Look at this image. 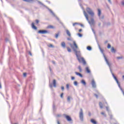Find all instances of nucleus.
<instances>
[{
	"mask_svg": "<svg viewBox=\"0 0 124 124\" xmlns=\"http://www.w3.org/2000/svg\"><path fill=\"white\" fill-rule=\"evenodd\" d=\"M73 44H73H70V46L73 49L74 52H75V54L78 59V61L79 62H82L83 64L85 65L87 62H86V61H85L84 58H80V57H81V52L80 51V50H79V48H78V46H77L75 41L73 42Z\"/></svg>",
	"mask_w": 124,
	"mask_h": 124,
	"instance_id": "1",
	"label": "nucleus"
},
{
	"mask_svg": "<svg viewBox=\"0 0 124 124\" xmlns=\"http://www.w3.org/2000/svg\"><path fill=\"white\" fill-rule=\"evenodd\" d=\"M84 15L87 20L88 21V23L90 24V25H94V19H93V18H92L91 19V20H89V15H88V14L86 12V11H83Z\"/></svg>",
	"mask_w": 124,
	"mask_h": 124,
	"instance_id": "2",
	"label": "nucleus"
},
{
	"mask_svg": "<svg viewBox=\"0 0 124 124\" xmlns=\"http://www.w3.org/2000/svg\"><path fill=\"white\" fill-rule=\"evenodd\" d=\"M38 2L39 4H41V5H43L44 6V7H46V8H47V9H48V10L50 12V13L52 14V15H53V16H54V17H55V18H56V19H57V20H58V21H60V19L59 18V17H58V16H57L56 15H55V13H54V12H53L52 10L49 9V8H48V7L46 6V5H44L43 3H42V2H41L39 1H38Z\"/></svg>",
	"mask_w": 124,
	"mask_h": 124,
	"instance_id": "3",
	"label": "nucleus"
},
{
	"mask_svg": "<svg viewBox=\"0 0 124 124\" xmlns=\"http://www.w3.org/2000/svg\"><path fill=\"white\" fill-rule=\"evenodd\" d=\"M99 49L100 52H101V53L102 54L107 64H108V65H109V64H111V63H110L109 62V61H108V59H107V58L105 56V54H104V51L103 50V49H101V47H100V46H99Z\"/></svg>",
	"mask_w": 124,
	"mask_h": 124,
	"instance_id": "4",
	"label": "nucleus"
},
{
	"mask_svg": "<svg viewBox=\"0 0 124 124\" xmlns=\"http://www.w3.org/2000/svg\"><path fill=\"white\" fill-rule=\"evenodd\" d=\"M86 11L88 13V14L91 16V17H93V16H94V13L93 12V10H92V9L87 7L86 8Z\"/></svg>",
	"mask_w": 124,
	"mask_h": 124,
	"instance_id": "5",
	"label": "nucleus"
},
{
	"mask_svg": "<svg viewBox=\"0 0 124 124\" xmlns=\"http://www.w3.org/2000/svg\"><path fill=\"white\" fill-rule=\"evenodd\" d=\"M79 119L81 122H84V114L82 108L80 109L79 112Z\"/></svg>",
	"mask_w": 124,
	"mask_h": 124,
	"instance_id": "6",
	"label": "nucleus"
},
{
	"mask_svg": "<svg viewBox=\"0 0 124 124\" xmlns=\"http://www.w3.org/2000/svg\"><path fill=\"white\" fill-rule=\"evenodd\" d=\"M101 10H100V9H98V16L100 19V20H102V19L104 18V16H101Z\"/></svg>",
	"mask_w": 124,
	"mask_h": 124,
	"instance_id": "7",
	"label": "nucleus"
},
{
	"mask_svg": "<svg viewBox=\"0 0 124 124\" xmlns=\"http://www.w3.org/2000/svg\"><path fill=\"white\" fill-rule=\"evenodd\" d=\"M108 66L109 67L110 71L112 75V77L114 78V80L117 79V77H116V76H115V75H114V73H113V71H112V69L111 68V64H109V65H108Z\"/></svg>",
	"mask_w": 124,
	"mask_h": 124,
	"instance_id": "8",
	"label": "nucleus"
},
{
	"mask_svg": "<svg viewBox=\"0 0 124 124\" xmlns=\"http://www.w3.org/2000/svg\"><path fill=\"white\" fill-rule=\"evenodd\" d=\"M38 33H41V34H45L46 33H49V32L47 30H40L38 31Z\"/></svg>",
	"mask_w": 124,
	"mask_h": 124,
	"instance_id": "9",
	"label": "nucleus"
},
{
	"mask_svg": "<svg viewBox=\"0 0 124 124\" xmlns=\"http://www.w3.org/2000/svg\"><path fill=\"white\" fill-rule=\"evenodd\" d=\"M91 85L93 89H95L96 88V83H95L94 79H92L91 82Z\"/></svg>",
	"mask_w": 124,
	"mask_h": 124,
	"instance_id": "10",
	"label": "nucleus"
},
{
	"mask_svg": "<svg viewBox=\"0 0 124 124\" xmlns=\"http://www.w3.org/2000/svg\"><path fill=\"white\" fill-rule=\"evenodd\" d=\"M63 115L64 116V117L65 118H66L67 121H68V122H71V121H72V119H71V117H70V116H68V115H66V114H63Z\"/></svg>",
	"mask_w": 124,
	"mask_h": 124,
	"instance_id": "11",
	"label": "nucleus"
},
{
	"mask_svg": "<svg viewBox=\"0 0 124 124\" xmlns=\"http://www.w3.org/2000/svg\"><path fill=\"white\" fill-rule=\"evenodd\" d=\"M66 34H67L68 36H69L70 37V36H71V33H70V32L69 31V30L66 29Z\"/></svg>",
	"mask_w": 124,
	"mask_h": 124,
	"instance_id": "12",
	"label": "nucleus"
},
{
	"mask_svg": "<svg viewBox=\"0 0 124 124\" xmlns=\"http://www.w3.org/2000/svg\"><path fill=\"white\" fill-rule=\"evenodd\" d=\"M35 0H23V1H26V2H30L31 3L32 2H34Z\"/></svg>",
	"mask_w": 124,
	"mask_h": 124,
	"instance_id": "13",
	"label": "nucleus"
},
{
	"mask_svg": "<svg viewBox=\"0 0 124 124\" xmlns=\"http://www.w3.org/2000/svg\"><path fill=\"white\" fill-rule=\"evenodd\" d=\"M81 83L82 84L83 86H86L87 85V83H86V81L84 79H82L81 80Z\"/></svg>",
	"mask_w": 124,
	"mask_h": 124,
	"instance_id": "14",
	"label": "nucleus"
},
{
	"mask_svg": "<svg viewBox=\"0 0 124 124\" xmlns=\"http://www.w3.org/2000/svg\"><path fill=\"white\" fill-rule=\"evenodd\" d=\"M75 74H76V75H78V76H79V77H81V78L83 77V75L81 74L80 73L76 72H75Z\"/></svg>",
	"mask_w": 124,
	"mask_h": 124,
	"instance_id": "15",
	"label": "nucleus"
},
{
	"mask_svg": "<svg viewBox=\"0 0 124 124\" xmlns=\"http://www.w3.org/2000/svg\"><path fill=\"white\" fill-rule=\"evenodd\" d=\"M85 70L87 73H91V70H90V68H89V67H86L85 68Z\"/></svg>",
	"mask_w": 124,
	"mask_h": 124,
	"instance_id": "16",
	"label": "nucleus"
},
{
	"mask_svg": "<svg viewBox=\"0 0 124 124\" xmlns=\"http://www.w3.org/2000/svg\"><path fill=\"white\" fill-rule=\"evenodd\" d=\"M97 94H94V95L96 97V98H98V96L100 95V93L98 92V91H96Z\"/></svg>",
	"mask_w": 124,
	"mask_h": 124,
	"instance_id": "17",
	"label": "nucleus"
},
{
	"mask_svg": "<svg viewBox=\"0 0 124 124\" xmlns=\"http://www.w3.org/2000/svg\"><path fill=\"white\" fill-rule=\"evenodd\" d=\"M31 26H32V29H34V30H37V27H36V26H34V23H32Z\"/></svg>",
	"mask_w": 124,
	"mask_h": 124,
	"instance_id": "18",
	"label": "nucleus"
},
{
	"mask_svg": "<svg viewBox=\"0 0 124 124\" xmlns=\"http://www.w3.org/2000/svg\"><path fill=\"white\" fill-rule=\"evenodd\" d=\"M70 99H73L72 97L68 96L67 98L68 102H70Z\"/></svg>",
	"mask_w": 124,
	"mask_h": 124,
	"instance_id": "19",
	"label": "nucleus"
},
{
	"mask_svg": "<svg viewBox=\"0 0 124 124\" xmlns=\"http://www.w3.org/2000/svg\"><path fill=\"white\" fill-rule=\"evenodd\" d=\"M61 46L62 48H65V43H64V42H62L61 43Z\"/></svg>",
	"mask_w": 124,
	"mask_h": 124,
	"instance_id": "20",
	"label": "nucleus"
},
{
	"mask_svg": "<svg viewBox=\"0 0 124 124\" xmlns=\"http://www.w3.org/2000/svg\"><path fill=\"white\" fill-rule=\"evenodd\" d=\"M111 52L112 53H116V49L114 48V47H112L111 48Z\"/></svg>",
	"mask_w": 124,
	"mask_h": 124,
	"instance_id": "21",
	"label": "nucleus"
},
{
	"mask_svg": "<svg viewBox=\"0 0 124 124\" xmlns=\"http://www.w3.org/2000/svg\"><path fill=\"white\" fill-rule=\"evenodd\" d=\"M99 105L100 108H101V109H102V108H103V105H102V103H101V102H100L99 103Z\"/></svg>",
	"mask_w": 124,
	"mask_h": 124,
	"instance_id": "22",
	"label": "nucleus"
},
{
	"mask_svg": "<svg viewBox=\"0 0 124 124\" xmlns=\"http://www.w3.org/2000/svg\"><path fill=\"white\" fill-rule=\"evenodd\" d=\"M116 82L117 84L118 85L119 88L120 89V90H121V89H122V87H121V85L120 84V82H119V80H117Z\"/></svg>",
	"mask_w": 124,
	"mask_h": 124,
	"instance_id": "23",
	"label": "nucleus"
},
{
	"mask_svg": "<svg viewBox=\"0 0 124 124\" xmlns=\"http://www.w3.org/2000/svg\"><path fill=\"white\" fill-rule=\"evenodd\" d=\"M116 82L117 84L118 85L119 88L120 89V90H121V89H122V87H121V85L120 84V82H119V80H117Z\"/></svg>",
	"mask_w": 124,
	"mask_h": 124,
	"instance_id": "24",
	"label": "nucleus"
},
{
	"mask_svg": "<svg viewBox=\"0 0 124 124\" xmlns=\"http://www.w3.org/2000/svg\"><path fill=\"white\" fill-rule=\"evenodd\" d=\"M91 123H92V124H96V121H95L93 119H91Z\"/></svg>",
	"mask_w": 124,
	"mask_h": 124,
	"instance_id": "25",
	"label": "nucleus"
},
{
	"mask_svg": "<svg viewBox=\"0 0 124 124\" xmlns=\"http://www.w3.org/2000/svg\"><path fill=\"white\" fill-rule=\"evenodd\" d=\"M53 86L54 87V88H56V87H57V85H56V80L55 79H54L53 80Z\"/></svg>",
	"mask_w": 124,
	"mask_h": 124,
	"instance_id": "26",
	"label": "nucleus"
},
{
	"mask_svg": "<svg viewBox=\"0 0 124 124\" xmlns=\"http://www.w3.org/2000/svg\"><path fill=\"white\" fill-rule=\"evenodd\" d=\"M106 110L108 112V113L109 114V113H111V112H110V110L109 109V107H106Z\"/></svg>",
	"mask_w": 124,
	"mask_h": 124,
	"instance_id": "27",
	"label": "nucleus"
},
{
	"mask_svg": "<svg viewBox=\"0 0 124 124\" xmlns=\"http://www.w3.org/2000/svg\"><path fill=\"white\" fill-rule=\"evenodd\" d=\"M116 59L117 60H122V59H124V57H123V56L117 57H116Z\"/></svg>",
	"mask_w": 124,
	"mask_h": 124,
	"instance_id": "28",
	"label": "nucleus"
},
{
	"mask_svg": "<svg viewBox=\"0 0 124 124\" xmlns=\"http://www.w3.org/2000/svg\"><path fill=\"white\" fill-rule=\"evenodd\" d=\"M87 49L88 50V51H92V47L90 46H87Z\"/></svg>",
	"mask_w": 124,
	"mask_h": 124,
	"instance_id": "29",
	"label": "nucleus"
},
{
	"mask_svg": "<svg viewBox=\"0 0 124 124\" xmlns=\"http://www.w3.org/2000/svg\"><path fill=\"white\" fill-rule=\"evenodd\" d=\"M47 29H54V26L52 25H49L47 26Z\"/></svg>",
	"mask_w": 124,
	"mask_h": 124,
	"instance_id": "30",
	"label": "nucleus"
},
{
	"mask_svg": "<svg viewBox=\"0 0 124 124\" xmlns=\"http://www.w3.org/2000/svg\"><path fill=\"white\" fill-rule=\"evenodd\" d=\"M67 51H68V52H69V53L71 52V49H70V48L69 47H67Z\"/></svg>",
	"mask_w": 124,
	"mask_h": 124,
	"instance_id": "31",
	"label": "nucleus"
},
{
	"mask_svg": "<svg viewBox=\"0 0 124 124\" xmlns=\"http://www.w3.org/2000/svg\"><path fill=\"white\" fill-rule=\"evenodd\" d=\"M108 115L110 118V119H113V115H112V114L111 113V112H109L108 113Z\"/></svg>",
	"mask_w": 124,
	"mask_h": 124,
	"instance_id": "32",
	"label": "nucleus"
},
{
	"mask_svg": "<svg viewBox=\"0 0 124 124\" xmlns=\"http://www.w3.org/2000/svg\"><path fill=\"white\" fill-rule=\"evenodd\" d=\"M78 69L79 70V72H82V68H81V66H78Z\"/></svg>",
	"mask_w": 124,
	"mask_h": 124,
	"instance_id": "33",
	"label": "nucleus"
},
{
	"mask_svg": "<svg viewBox=\"0 0 124 124\" xmlns=\"http://www.w3.org/2000/svg\"><path fill=\"white\" fill-rule=\"evenodd\" d=\"M76 25H79V23H77V22L73 23V27H75V26H76Z\"/></svg>",
	"mask_w": 124,
	"mask_h": 124,
	"instance_id": "34",
	"label": "nucleus"
},
{
	"mask_svg": "<svg viewBox=\"0 0 124 124\" xmlns=\"http://www.w3.org/2000/svg\"><path fill=\"white\" fill-rule=\"evenodd\" d=\"M74 85L75 86H77L78 85V82H77V81H74Z\"/></svg>",
	"mask_w": 124,
	"mask_h": 124,
	"instance_id": "35",
	"label": "nucleus"
},
{
	"mask_svg": "<svg viewBox=\"0 0 124 124\" xmlns=\"http://www.w3.org/2000/svg\"><path fill=\"white\" fill-rule=\"evenodd\" d=\"M78 35L79 36V37H82V36H83V35H82V34L80 33H78Z\"/></svg>",
	"mask_w": 124,
	"mask_h": 124,
	"instance_id": "36",
	"label": "nucleus"
},
{
	"mask_svg": "<svg viewBox=\"0 0 124 124\" xmlns=\"http://www.w3.org/2000/svg\"><path fill=\"white\" fill-rule=\"evenodd\" d=\"M101 115H103V116H104V117H106V114L104 112H101Z\"/></svg>",
	"mask_w": 124,
	"mask_h": 124,
	"instance_id": "37",
	"label": "nucleus"
},
{
	"mask_svg": "<svg viewBox=\"0 0 124 124\" xmlns=\"http://www.w3.org/2000/svg\"><path fill=\"white\" fill-rule=\"evenodd\" d=\"M110 48H111V45H110V44H108V49H110Z\"/></svg>",
	"mask_w": 124,
	"mask_h": 124,
	"instance_id": "38",
	"label": "nucleus"
},
{
	"mask_svg": "<svg viewBox=\"0 0 124 124\" xmlns=\"http://www.w3.org/2000/svg\"><path fill=\"white\" fill-rule=\"evenodd\" d=\"M48 47H49L50 48H54V46L52 44L49 45V46H48Z\"/></svg>",
	"mask_w": 124,
	"mask_h": 124,
	"instance_id": "39",
	"label": "nucleus"
},
{
	"mask_svg": "<svg viewBox=\"0 0 124 124\" xmlns=\"http://www.w3.org/2000/svg\"><path fill=\"white\" fill-rule=\"evenodd\" d=\"M66 88L68 90V89H69V84H66Z\"/></svg>",
	"mask_w": 124,
	"mask_h": 124,
	"instance_id": "40",
	"label": "nucleus"
},
{
	"mask_svg": "<svg viewBox=\"0 0 124 124\" xmlns=\"http://www.w3.org/2000/svg\"><path fill=\"white\" fill-rule=\"evenodd\" d=\"M59 37V33L55 34V38H58Z\"/></svg>",
	"mask_w": 124,
	"mask_h": 124,
	"instance_id": "41",
	"label": "nucleus"
},
{
	"mask_svg": "<svg viewBox=\"0 0 124 124\" xmlns=\"http://www.w3.org/2000/svg\"><path fill=\"white\" fill-rule=\"evenodd\" d=\"M121 4L124 6V0H122L121 2Z\"/></svg>",
	"mask_w": 124,
	"mask_h": 124,
	"instance_id": "42",
	"label": "nucleus"
},
{
	"mask_svg": "<svg viewBox=\"0 0 124 124\" xmlns=\"http://www.w3.org/2000/svg\"><path fill=\"white\" fill-rule=\"evenodd\" d=\"M35 22H36V24H38V23H39V20H38V19H36V20H35Z\"/></svg>",
	"mask_w": 124,
	"mask_h": 124,
	"instance_id": "43",
	"label": "nucleus"
},
{
	"mask_svg": "<svg viewBox=\"0 0 124 124\" xmlns=\"http://www.w3.org/2000/svg\"><path fill=\"white\" fill-rule=\"evenodd\" d=\"M61 89L62 91H64V87L63 86L61 87Z\"/></svg>",
	"mask_w": 124,
	"mask_h": 124,
	"instance_id": "44",
	"label": "nucleus"
},
{
	"mask_svg": "<svg viewBox=\"0 0 124 124\" xmlns=\"http://www.w3.org/2000/svg\"><path fill=\"white\" fill-rule=\"evenodd\" d=\"M49 87H50V88H53V84L52 83H50L49 84Z\"/></svg>",
	"mask_w": 124,
	"mask_h": 124,
	"instance_id": "45",
	"label": "nucleus"
},
{
	"mask_svg": "<svg viewBox=\"0 0 124 124\" xmlns=\"http://www.w3.org/2000/svg\"><path fill=\"white\" fill-rule=\"evenodd\" d=\"M63 96V93H61V95H60L61 98H62Z\"/></svg>",
	"mask_w": 124,
	"mask_h": 124,
	"instance_id": "46",
	"label": "nucleus"
},
{
	"mask_svg": "<svg viewBox=\"0 0 124 124\" xmlns=\"http://www.w3.org/2000/svg\"><path fill=\"white\" fill-rule=\"evenodd\" d=\"M57 117H58V118H60V117H62V115L61 114H58L57 115Z\"/></svg>",
	"mask_w": 124,
	"mask_h": 124,
	"instance_id": "47",
	"label": "nucleus"
},
{
	"mask_svg": "<svg viewBox=\"0 0 124 124\" xmlns=\"http://www.w3.org/2000/svg\"><path fill=\"white\" fill-rule=\"evenodd\" d=\"M71 80H75V78L74 77H72Z\"/></svg>",
	"mask_w": 124,
	"mask_h": 124,
	"instance_id": "48",
	"label": "nucleus"
},
{
	"mask_svg": "<svg viewBox=\"0 0 124 124\" xmlns=\"http://www.w3.org/2000/svg\"><path fill=\"white\" fill-rule=\"evenodd\" d=\"M23 76H24V77H26V76H27V73H24L23 74Z\"/></svg>",
	"mask_w": 124,
	"mask_h": 124,
	"instance_id": "49",
	"label": "nucleus"
},
{
	"mask_svg": "<svg viewBox=\"0 0 124 124\" xmlns=\"http://www.w3.org/2000/svg\"><path fill=\"white\" fill-rule=\"evenodd\" d=\"M108 2L110 4H112V2H111V0H108Z\"/></svg>",
	"mask_w": 124,
	"mask_h": 124,
	"instance_id": "50",
	"label": "nucleus"
},
{
	"mask_svg": "<svg viewBox=\"0 0 124 124\" xmlns=\"http://www.w3.org/2000/svg\"><path fill=\"white\" fill-rule=\"evenodd\" d=\"M29 55H30V56H32V54H31V51L29 52Z\"/></svg>",
	"mask_w": 124,
	"mask_h": 124,
	"instance_id": "51",
	"label": "nucleus"
},
{
	"mask_svg": "<svg viewBox=\"0 0 124 124\" xmlns=\"http://www.w3.org/2000/svg\"><path fill=\"white\" fill-rule=\"evenodd\" d=\"M52 63H53V64H55L56 63L55 61H52Z\"/></svg>",
	"mask_w": 124,
	"mask_h": 124,
	"instance_id": "52",
	"label": "nucleus"
},
{
	"mask_svg": "<svg viewBox=\"0 0 124 124\" xmlns=\"http://www.w3.org/2000/svg\"><path fill=\"white\" fill-rule=\"evenodd\" d=\"M88 115H89V117H91V112H89V114H88Z\"/></svg>",
	"mask_w": 124,
	"mask_h": 124,
	"instance_id": "53",
	"label": "nucleus"
},
{
	"mask_svg": "<svg viewBox=\"0 0 124 124\" xmlns=\"http://www.w3.org/2000/svg\"><path fill=\"white\" fill-rule=\"evenodd\" d=\"M101 25V23H99L98 24L99 27H100Z\"/></svg>",
	"mask_w": 124,
	"mask_h": 124,
	"instance_id": "54",
	"label": "nucleus"
},
{
	"mask_svg": "<svg viewBox=\"0 0 124 124\" xmlns=\"http://www.w3.org/2000/svg\"><path fill=\"white\" fill-rule=\"evenodd\" d=\"M53 109H55V105H53Z\"/></svg>",
	"mask_w": 124,
	"mask_h": 124,
	"instance_id": "55",
	"label": "nucleus"
},
{
	"mask_svg": "<svg viewBox=\"0 0 124 124\" xmlns=\"http://www.w3.org/2000/svg\"><path fill=\"white\" fill-rule=\"evenodd\" d=\"M79 32H80V31H82V29H79Z\"/></svg>",
	"mask_w": 124,
	"mask_h": 124,
	"instance_id": "56",
	"label": "nucleus"
},
{
	"mask_svg": "<svg viewBox=\"0 0 124 124\" xmlns=\"http://www.w3.org/2000/svg\"><path fill=\"white\" fill-rule=\"evenodd\" d=\"M57 124H61V123H60V122H59V121H58V122H57Z\"/></svg>",
	"mask_w": 124,
	"mask_h": 124,
	"instance_id": "57",
	"label": "nucleus"
},
{
	"mask_svg": "<svg viewBox=\"0 0 124 124\" xmlns=\"http://www.w3.org/2000/svg\"><path fill=\"white\" fill-rule=\"evenodd\" d=\"M81 27H84V25L83 24H80Z\"/></svg>",
	"mask_w": 124,
	"mask_h": 124,
	"instance_id": "58",
	"label": "nucleus"
},
{
	"mask_svg": "<svg viewBox=\"0 0 124 124\" xmlns=\"http://www.w3.org/2000/svg\"><path fill=\"white\" fill-rule=\"evenodd\" d=\"M0 89H1V84L0 83Z\"/></svg>",
	"mask_w": 124,
	"mask_h": 124,
	"instance_id": "59",
	"label": "nucleus"
},
{
	"mask_svg": "<svg viewBox=\"0 0 124 124\" xmlns=\"http://www.w3.org/2000/svg\"><path fill=\"white\" fill-rule=\"evenodd\" d=\"M122 78H123V80H124V76H122Z\"/></svg>",
	"mask_w": 124,
	"mask_h": 124,
	"instance_id": "60",
	"label": "nucleus"
},
{
	"mask_svg": "<svg viewBox=\"0 0 124 124\" xmlns=\"http://www.w3.org/2000/svg\"><path fill=\"white\" fill-rule=\"evenodd\" d=\"M92 31H93V32L94 33V30H93V29H92Z\"/></svg>",
	"mask_w": 124,
	"mask_h": 124,
	"instance_id": "61",
	"label": "nucleus"
},
{
	"mask_svg": "<svg viewBox=\"0 0 124 124\" xmlns=\"http://www.w3.org/2000/svg\"><path fill=\"white\" fill-rule=\"evenodd\" d=\"M67 40H70V38H67Z\"/></svg>",
	"mask_w": 124,
	"mask_h": 124,
	"instance_id": "62",
	"label": "nucleus"
},
{
	"mask_svg": "<svg viewBox=\"0 0 124 124\" xmlns=\"http://www.w3.org/2000/svg\"><path fill=\"white\" fill-rule=\"evenodd\" d=\"M107 42H108V41H106V42H105V43L106 44L107 43Z\"/></svg>",
	"mask_w": 124,
	"mask_h": 124,
	"instance_id": "63",
	"label": "nucleus"
},
{
	"mask_svg": "<svg viewBox=\"0 0 124 124\" xmlns=\"http://www.w3.org/2000/svg\"><path fill=\"white\" fill-rule=\"evenodd\" d=\"M115 80L116 81H118V78H116Z\"/></svg>",
	"mask_w": 124,
	"mask_h": 124,
	"instance_id": "64",
	"label": "nucleus"
}]
</instances>
